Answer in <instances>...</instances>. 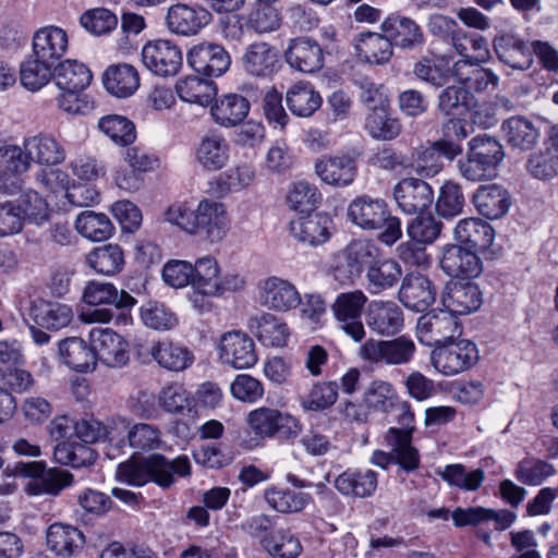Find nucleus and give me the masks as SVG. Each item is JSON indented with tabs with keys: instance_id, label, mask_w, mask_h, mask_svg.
<instances>
[{
	"instance_id": "obj_62",
	"label": "nucleus",
	"mask_w": 558,
	"mask_h": 558,
	"mask_svg": "<svg viewBox=\"0 0 558 558\" xmlns=\"http://www.w3.org/2000/svg\"><path fill=\"white\" fill-rule=\"evenodd\" d=\"M464 206L465 197L461 185L453 181L445 182L435 204L438 216L452 219L462 214Z\"/></svg>"
},
{
	"instance_id": "obj_16",
	"label": "nucleus",
	"mask_w": 558,
	"mask_h": 558,
	"mask_svg": "<svg viewBox=\"0 0 558 558\" xmlns=\"http://www.w3.org/2000/svg\"><path fill=\"white\" fill-rule=\"evenodd\" d=\"M393 48L412 51L423 47L425 35L421 25L399 12L388 14L380 24Z\"/></svg>"
},
{
	"instance_id": "obj_48",
	"label": "nucleus",
	"mask_w": 558,
	"mask_h": 558,
	"mask_svg": "<svg viewBox=\"0 0 558 558\" xmlns=\"http://www.w3.org/2000/svg\"><path fill=\"white\" fill-rule=\"evenodd\" d=\"M24 148L33 161L40 165L54 166L65 159V151L61 144L52 136L39 134L24 141Z\"/></svg>"
},
{
	"instance_id": "obj_24",
	"label": "nucleus",
	"mask_w": 558,
	"mask_h": 558,
	"mask_svg": "<svg viewBox=\"0 0 558 558\" xmlns=\"http://www.w3.org/2000/svg\"><path fill=\"white\" fill-rule=\"evenodd\" d=\"M284 58L292 69L308 74L319 71L325 61L322 46L305 36L290 40Z\"/></svg>"
},
{
	"instance_id": "obj_60",
	"label": "nucleus",
	"mask_w": 558,
	"mask_h": 558,
	"mask_svg": "<svg viewBox=\"0 0 558 558\" xmlns=\"http://www.w3.org/2000/svg\"><path fill=\"white\" fill-rule=\"evenodd\" d=\"M286 199L292 210L311 214L320 203L322 194L315 184L298 181L290 186Z\"/></svg>"
},
{
	"instance_id": "obj_39",
	"label": "nucleus",
	"mask_w": 558,
	"mask_h": 558,
	"mask_svg": "<svg viewBox=\"0 0 558 558\" xmlns=\"http://www.w3.org/2000/svg\"><path fill=\"white\" fill-rule=\"evenodd\" d=\"M441 137L433 143L439 157L442 156L448 160H453L463 151L462 141L465 140L470 131L468 122L461 118L446 119L441 123Z\"/></svg>"
},
{
	"instance_id": "obj_52",
	"label": "nucleus",
	"mask_w": 558,
	"mask_h": 558,
	"mask_svg": "<svg viewBox=\"0 0 558 558\" xmlns=\"http://www.w3.org/2000/svg\"><path fill=\"white\" fill-rule=\"evenodd\" d=\"M262 549L271 558H296L302 553L300 539L289 529H274L266 539H260Z\"/></svg>"
},
{
	"instance_id": "obj_10",
	"label": "nucleus",
	"mask_w": 558,
	"mask_h": 558,
	"mask_svg": "<svg viewBox=\"0 0 558 558\" xmlns=\"http://www.w3.org/2000/svg\"><path fill=\"white\" fill-rule=\"evenodd\" d=\"M416 351L413 340L400 336L391 340L368 339L360 349L363 360L375 364L402 365L414 357Z\"/></svg>"
},
{
	"instance_id": "obj_63",
	"label": "nucleus",
	"mask_w": 558,
	"mask_h": 558,
	"mask_svg": "<svg viewBox=\"0 0 558 558\" xmlns=\"http://www.w3.org/2000/svg\"><path fill=\"white\" fill-rule=\"evenodd\" d=\"M437 474L450 486L471 492L478 489L485 478V472L482 469L469 472L460 463L448 464L442 471H438Z\"/></svg>"
},
{
	"instance_id": "obj_28",
	"label": "nucleus",
	"mask_w": 558,
	"mask_h": 558,
	"mask_svg": "<svg viewBox=\"0 0 558 558\" xmlns=\"http://www.w3.org/2000/svg\"><path fill=\"white\" fill-rule=\"evenodd\" d=\"M472 203L480 215L495 220L507 215L512 205V196L504 185L490 183L477 187Z\"/></svg>"
},
{
	"instance_id": "obj_37",
	"label": "nucleus",
	"mask_w": 558,
	"mask_h": 558,
	"mask_svg": "<svg viewBox=\"0 0 558 558\" xmlns=\"http://www.w3.org/2000/svg\"><path fill=\"white\" fill-rule=\"evenodd\" d=\"M102 83L110 95L128 98L140 87V74L131 64H112L104 72Z\"/></svg>"
},
{
	"instance_id": "obj_15",
	"label": "nucleus",
	"mask_w": 558,
	"mask_h": 558,
	"mask_svg": "<svg viewBox=\"0 0 558 558\" xmlns=\"http://www.w3.org/2000/svg\"><path fill=\"white\" fill-rule=\"evenodd\" d=\"M218 352L225 364L236 369L250 368L258 360L254 340L241 330L225 332L220 337Z\"/></svg>"
},
{
	"instance_id": "obj_14",
	"label": "nucleus",
	"mask_w": 558,
	"mask_h": 558,
	"mask_svg": "<svg viewBox=\"0 0 558 558\" xmlns=\"http://www.w3.org/2000/svg\"><path fill=\"white\" fill-rule=\"evenodd\" d=\"M144 65L159 76H173L182 66V51L170 40L157 39L148 41L142 49Z\"/></svg>"
},
{
	"instance_id": "obj_7",
	"label": "nucleus",
	"mask_w": 558,
	"mask_h": 558,
	"mask_svg": "<svg viewBox=\"0 0 558 558\" xmlns=\"http://www.w3.org/2000/svg\"><path fill=\"white\" fill-rule=\"evenodd\" d=\"M436 29L448 32L451 45L465 63L477 64L488 58L489 49L486 38L477 33H469L457 28V23L452 19L442 15L436 16L432 22L433 33H436Z\"/></svg>"
},
{
	"instance_id": "obj_53",
	"label": "nucleus",
	"mask_w": 558,
	"mask_h": 558,
	"mask_svg": "<svg viewBox=\"0 0 558 558\" xmlns=\"http://www.w3.org/2000/svg\"><path fill=\"white\" fill-rule=\"evenodd\" d=\"M53 457L60 464L78 469L92 465L97 459V452L86 444L69 439L54 447Z\"/></svg>"
},
{
	"instance_id": "obj_22",
	"label": "nucleus",
	"mask_w": 558,
	"mask_h": 558,
	"mask_svg": "<svg viewBox=\"0 0 558 558\" xmlns=\"http://www.w3.org/2000/svg\"><path fill=\"white\" fill-rule=\"evenodd\" d=\"M393 197L402 211L421 214L433 204L434 191L422 179L405 178L395 186Z\"/></svg>"
},
{
	"instance_id": "obj_57",
	"label": "nucleus",
	"mask_w": 558,
	"mask_h": 558,
	"mask_svg": "<svg viewBox=\"0 0 558 558\" xmlns=\"http://www.w3.org/2000/svg\"><path fill=\"white\" fill-rule=\"evenodd\" d=\"M86 259L95 271L107 276L120 272L124 265L123 251L118 244L95 247L88 253Z\"/></svg>"
},
{
	"instance_id": "obj_30",
	"label": "nucleus",
	"mask_w": 558,
	"mask_h": 558,
	"mask_svg": "<svg viewBox=\"0 0 558 558\" xmlns=\"http://www.w3.org/2000/svg\"><path fill=\"white\" fill-rule=\"evenodd\" d=\"M331 223L332 220L329 216L311 213L292 220L290 222V232L299 242L311 246H318L329 240Z\"/></svg>"
},
{
	"instance_id": "obj_46",
	"label": "nucleus",
	"mask_w": 558,
	"mask_h": 558,
	"mask_svg": "<svg viewBox=\"0 0 558 558\" xmlns=\"http://www.w3.org/2000/svg\"><path fill=\"white\" fill-rule=\"evenodd\" d=\"M149 353L161 367L173 372L186 369L194 361V354L189 348L171 341L157 342Z\"/></svg>"
},
{
	"instance_id": "obj_5",
	"label": "nucleus",
	"mask_w": 558,
	"mask_h": 558,
	"mask_svg": "<svg viewBox=\"0 0 558 558\" xmlns=\"http://www.w3.org/2000/svg\"><path fill=\"white\" fill-rule=\"evenodd\" d=\"M433 340L435 348L430 353V362L435 369L445 376L466 372L480 360L477 345L469 339L445 337Z\"/></svg>"
},
{
	"instance_id": "obj_2",
	"label": "nucleus",
	"mask_w": 558,
	"mask_h": 558,
	"mask_svg": "<svg viewBox=\"0 0 558 558\" xmlns=\"http://www.w3.org/2000/svg\"><path fill=\"white\" fill-rule=\"evenodd\" d=\"M169 222L190 234L214 242L221 241L228 231V217L223 204L203 199L195 210L184 204L171 205L166 211Z\"/></svg>"
},
{
	"instance_id": "obj_56",
	"label": "nucleus",
	"mask_w": 558,
	"mask_h": 558,
	"mask_svg": "<svg viewBox=\"0 0 558 558\" xmlns=\"http://www.w3.org/2000/svg\"><path fill=\"white\" fill-rule=\"evenodd\" d=\"M264 496L268 506L281 513L300 512L312 501L310 494L290 488L271 487L265 490Z\"/></svg>"
},
{
	"instance_id": "obj_35",
	"label": "nucleus",
	"mask_w": 558,
	"mask_h": 558,
	"mask_svg": "<svg viewBox=\"0 0 558 558\" xmlns=\"http://www.w3.org/2000/svg\"><path fill=\"white\" fill-rule=\"evenodd\" d=\"M28 315L35 325L51 330L66 327L73 318V312L69 305L44 299L32 302Z\"/></svg>"
},
{
	"instance_id": "obj_42",
	"label": "nucleus",
	"mask_w": 558,
	"mask_h": 558,
	"mask_svg": "<svg viewBox=\"0 0 558 558\" xmlns=\"http://www.w3.org/2000/svg\"><path fill=\"white\" fill-rule=\"evenodd\" d=\"M59 354L63 363L73 371L85 373L95 368L93 344L80 337H70L59 342Z\"/></svg>"
},
{
	"instance_id": "obj_36",
	"label": "nucleus",
	"mask_w": 558,
	"mask_h": 558,
	"mask_svg": "<svg viewBox=\"0 0 558 558\" xmlns=\"http://www.w3.org/2000/svg\"><path fill=\"white\" fill-rule=\"evenodd\" d=\"M402 278L401 265L391 257H386L380 251L379 258H375L366 272L367 290L372 294H379L397 286Z\"/></svg>"
},
{
	"instance_id": "obj_1",
	"label": "nucleus",
	"mask_w": 558,
	"mask_h": 558,
	"mask_svg": "<svg viewBox=\"0 0 558 558\" xmlns=\"http://www.w3.org/2000/svg\"><path fill=\"white\" fill-rule=\"evenodd\" d=\"M191 473V463L186 456L168 459L163 454L132 457L118 466V478L131 486H144L153 482L161 488H169L175 482V475L184 477Z\"/></svg>"
},
{
	"instance_id": "obj_26",
	"label": "nucleus",
	"mask_w": 558,
	"mask_h": 558,
	"mask_svg": "<svg viewBox=\"0 0 558 558\" xmlns=\"http://www.w3.org/2000/svg\"><path fill=\"white\" fill-rule=\"evenodd\" d=\"M69 46L68 34L58 26L38 29L32 40V54L40 61L56 66L65 54Z\"/></svg>"
},
{
	"instance_id": "obj_25",
	"label": "nucleus",
	"mask_w": 558,
	"mask_h": 558,
	"mask_svg": "<svg viewBox=\"0 0 558 558\" xmlns=\"http://www.w3.org/2000/svg\"><path fill=\"white\" fill-rule=\"evenodd\" d=\"M440 267L452 278L471 279L483 271L477 253L460 244H449L442 250Z\"/></svg>"
},
{
	"instance_id": "obj_11",
	"label": "nucleus",
	"mask_w": 558,
	"mask_h": 558,
	"mask_svg": "<svg viewBox=\"0 0 558 558\" xmlns=\"http://www.w3.org/2000/svg\"><path fill=\"white\" fill-rule=\"evenodd\" d=\"M186 59L196 74L207 78L221 76L231 65V57L227 49L220 44L210 41L193 46Z\"/></svg>"
},
{
	"instance_id": "obj_33",
	"label": "nucleus",
	"mask_w": 558,
	"mask_h": 558,
	"mask_svg": "<svg viewBox=\"0 0 558 558\" xmlns=\"http://www.w3.org/2000/svg\"><path fill=\"white\" fill-rule=\"evenodd\" d=\"M441 303L445 308L457 315H466L477 311L482 303V291L474 282H453L447 287Z\"/></svg>"
},
{
	"instance_id": "obj_29",
	"label": "nucleus",
	"mask_w": 558,
	"mask_h": 558,
	"mask_svg": "<svg viewBox=\"0 0 558 558\" xmlns=\"http://www.w3.org/2000/svg\"><path fill=\"white\" fill-rule=\"evenodd\" d=\"M83 532L70 524L53 523L46 533V543L57 557L72 558L78 556L85 546Z\"/></svg>"
},
{
	"instance_id": "obj_31",
	"label": "nucleus",
	"mask_w": 558,
	"mask_h": 558,
	"mask_svg": "<svg viewBox=\"0 0 558 558\" xmlns=\"http://www.w3.org/2000/svg\"><path fill=\"white\" fill-rule=\"evenodd\" d=\"M357 57L373 65H385L393 57V47L384 32H362L354 37Z\"/></svg>"
},
{
	"instance_id": "obj_19",
	"label": "nucleus",
	"mask_w": 558,
	"mask_h": 558,
	"mask_svg": "<svg viewBox=\"0 0 558 558\" xmlns=\"http://www.w3.org/2000/svg\"><path fill=\"white\" fill-rule=\"evenodd\" d=\"M454 239L466 248L494 258L496 251L493 248L495 229L481 218H465L454 228Z\"/></svg>"
},
{
	"instance_id": "obj_50",
	"label": "nucleus",
	"mask_w": 558,
	"mask_h": 558,
	"mask_svg": "<svg viewBox=\"0 0 558 558\" xmlns=\"http://www.w3.org/2000/svg\"><path fill=\"white\" fill-rule=\"evenodd\" d=\"M474 101V96L464 86L449 85L437 97V110L447 119L458 118L469 111Z\"/></svg>"
},
{
	"instance_id": "obj_9",
	"label": "nucleus",
	"mask_w": 558,
	"mask_h": 558,
	"mask_svg": "<svg viewBox=\"0 0 558 558\" xmlns=\"http://www.w3.org/2000/svg\"><path fill=\"white\" fill-rule=\"evenodd\" d=\"M257 97L258 89L246 85L240 88V93L222 94L210 107L211 117L221 126H236L248 116L251 102L256 101Z\"/></svg>"
},
{
	"instance_id": "obj_13",
	"label": "nucleus",
	"mask_w": 558,
	"mask_h": 558,
	"mask_svg": "<svg viewBox=\"0 0 558 558\" xmlns=\"http://www.w3.org/2000/svg\"><path fill=\"white\" fill-rule=\"evenodd\" d=\"M95 364L100 361L109 367H123L130 360L128 341L110 328H94L89 331Z\"/></svg>"
},
{
	"instance_id": "obj_61",
	"label": "nucleus",
	"mask_w": 558,
	"mask_h": 558,
	"mask_svg": "<svg viewBox=\"0 0 558 558\" xmlns=\"http://www.w3.org/2000/svg\"><path fill=\"white\" fill-rule=\"evenodd\" d=\"M140 316L143 324L155 330H171L178 324L179 319L163 303L149 300L140 307Z\"/></svg>"
},
{
	"instance_id": "obj_59",
	"label": "nucleus",
	"mask_w": 558,
	"mask_h": 558,
	"mask_svg": "<svg viewBox=\"0 0 558 558\" xmlns=\"http://www.w3.org/2000/svg\"><path fill=\"white\" fill-rule=\"evenodd\" d=\"M76 230L92 241H105L111 236L114 227L102 213L85 210L75 220Z\"/></svg>"
},
{
	"instance_id": "obj_4",
	"label": "nucleus",
	"mask_w": 558,
	"mask_h": 558,
	"mask_svg": "<svg viewBox=\"0 0 558 558\" xmlns=\"http://www.w3.org/2000/svg\"><path fill=\"white\" fill-rule=\"evenodd\" d=\"M246 423L257 438L275 439L281 444H294L303 429L298 417L270 407L252 410L246 416Z\"/></svg>"
},
{
	"instance_id": "obj_43",
	"label": "nucleus",
	"mask_w": 558,
	"mask_h": 558,
	"mask_svg": "<svg viewBox=\"0 0 558 558\" xmlns=\"http://www.w3.org/2000/svg\"><path fill=\"white\" fill-rule=\"evenodd\" d=\"M286 102L292 114L308 118L322 107L323 98L311 83L299 82L287 90Z\"/></svg>"
},
{
	"instance_id": "obj_34",
	"label": "nucleus",
	"mask_w": 558,
	"mask_h": 558,
	"mask_svg": "<svg viewBox=\"0 0 558 558\" xmlns=\"http://www.w3.org/2000/svg\"><path fill=\"white\" fill-rule=\"evenodd\" d=\"M493 46L498 59L512 69L525 70L532 64L529 43L513 34L496 36Z\"/></svg>"
},
{
	"instance_id": "obj_8",
	"label": "nucleus",
	"mask_w": 558,
	"mask_h": 558,
	"mask_svg": "<svg viewBox=\"0 0 558 558\" xmlns=\"http://www.w3.org/2000/svg\"><path fill=\"white\" fill-rule=\"evenodd\" d=\"M366 302V295L362 291L355 290L338 294L331 305L337 327L355 342H361L366 335L362 322Z\"/></svg>"
},
{
	"instance_id": "obj_54",
	"label": "nucleus",
	"mask_w": 558,
	"mask_h": 558,
	"mask_svg": "<svg viewBox=\"0 0 558 558\" xmlns=\"http://www.w3.org/2000/svg\"><path fill=\"white\" fill-rule=\"evenodd\" d=\"M175 90L179 97L190 104H196L207 107L213 102L216 88L213 82L203 76H187L175 84Z\"/></svg>"
},
{
	"instance_id": "obj_64",
	"label": "nucleus",
	"mask_w": 558,
	"mask_h": 558,
	"mask_svg": "<svg viewBox=\"0 0 558 558\" xmlns=\"http://www.w3.org/2000/svg\"><path fill=\"white\" fill-rule=\"evenodd\" d=\"M339 385L336 381L316 383L310 392L302 398L301 405L305 411H324L331 408L338 399Z\"/></svg>"
},
{
	"instance_id": "obj_3",
	"label": "nucleus",
	"mask_w": 558,
	"mask_h": 558,
	"mask_svg": "<svg viewBox=\"0 0 558 558\" xmlns=\"http://www.w3.org/2000/svg\"><path fill=\"white\" fill-rule=\"evenodd\" d=\"M348 220L366 231L379 230L378 240L392 245L402 236L401 221L380 197L363 194L353 198L347 209Z\"/></svg>"
},
{
	"instance_id": "obj_44",
	"label": "nucleus",
	"mask_w": 558,
	"mask_h": 558,
	"mask_svg": "<svg viewBox=\"0 0 558 558\" xmlns=\"http://www.w3.org/2000/svg\"><path fill=\"white\" fill-rule=\"evenodd\" d=\"M250 327L265 347H284L288 343L290 331L288 325L270 313L251 319Z\"/></svg>"
},
{
	"instance_id": "obj_38",
	"label": "nucleus",
	"mask_w": 558,
	"mask_h": 558,
	"mask_svg": "<svg viewBox=\"0 0 558 558\" xmlns=\"http://www.w3.org/2000/svg\"><path fill=\"white\" fill-rule=\"evenodd\" d=\"M500 131L505 142L510 147L520 150L532 149L539 136L534 123L523 116H513L506 119Z\"/></svg>"
},
{
	"instance_id": "obj_12",
	"label": "nucleus",
	"mask_w": 558,
	"mask_h": 558,
	"mask_svg": "<svg viewBox=\"0 0 558 558\" xmlns=\"http://www.w3.org/2000/svg\"><path fill=\"white\" fill-rule=\"evenodd\" d=\"M368 329L379 337H395L404 327L403 310L391 300H373L364 312Z\"/></svg>"
},
{
	"instance_id": "obj_17",
	"label": "nucleus",
	"mask_w": 558,
	"mask_h": 558,
	"mask_svg": "<svg viewBox=\"0 0 558 558\" xmlns=\"http://www.w3.org/2000/svg\"><path fill=\"white\" fill-rule=\"evenodd\" d=\"M436 296L437 288L426 275L411 271L402 278L398 299L407 308L424 313L435 303Z\"/></svg>"
},
{
	"instance_id": "obj_47",
	"label": "nucleus",
	"mask_w": 558,
	"mask_h": 558,
	"mask_svg": "<svg viewBox=\"0 0 558 558\" xmlns=\"http://www.w3.org/2000/svg\"><path fill=\"white\" fill-rule=\"evenodd\" d=\"M229 150L227 140L211 133L202 138L196 149V159L207 170H220L227 165Z\"/></svg>"
},
{
	"instance_id": "obj_58",
	"label": "nucleus",
	"mask_w": 558,
	"mask_h": 558,
	"mask_svg": "<svg viewBox=\"0 0 558 558\" xmlns=\"http://www.w3.org/2000/svg\"><path fill=\"white\" fill-rule=\"evenodd\" d=\"M54 66L31 54L20 65V82L24 88L37 92L53 80Z\"/></svg>"
},
{
	"instance_id": "obj_40",
	"label": "nucleus",
	"mask_w": 558,
	"mask_h": 558,
	"mask_svg": "<svg viewBox=\"0 0 558 558\" xmlns=\"http://www.w3.org/2000/svg\"><path fill=\"white\" fill-rule=\"evenodd\" d=\"M53 81L60 90L83 92L90 85L93 74L84 63L66 59L54 66Z\"/></svg>"
},
{
	"instance_id": "obj_23",
	"label": "nucleus",
	"mask_w": 558,
	"mask_h": 558,
	"mask_svg": "<svg viewBox=\"0 0 558 558\" xmlns=\"http://www.w3.org/2000/svg\"><path fill=\"white\" fill-rule=\"evenodd\" d=\"M385 444L395 452V464L398 465L397 474H410L421 466V454L413 446L411 429H396L389 427L384 436Z\"/></svg>"
},
{
	"instance_id": "obj_20",
	"label": "nucleus",
	"mask_w": 558,
	"mask_h": 558,
	"mask_svg": "<svg viewBox=\"0 0 558 558\" xmlns=\"http://www.w3.org/2000/svg\"><path fill=\"white\" fill-rule=\"evenodd\" d=\"M241 64L250 76L270 78L281 68L280 53L275 46L267 41H254L244 49Z\"/></svg>"
},
{
	"instance_id": "obj_55",
	"label": "nucleus",
	"mask_w": 558,
	"mask_h": 558,
	"mask_svg": "<svg viewBox=\"0 0 558 558\" xmlns=\"http://www.w3.org/2000/svg\"><path fill=\"white\" fill-rule=\"evenodd\" d=\"M98 129L116 145L126 147L136 141V128L128 117L107 114L98 120Z\"/></svg>"
},
{
	"instance_id": "obj_51",
	"label": "nucleus",
	"mask_w": 558,
	"mask_h": 558,
	"mask_svg": "<svg viewBox=\"0 0 558 558\" xmlns=\"http://www.w3.org/2000/svg\"><path fill=\"white\" fill-rule=\"evenodd\" d=\"M73 483V475L59 468H46L38 480L29 481L25 492L29 496L52 495L57 496L62 489Z\"/></svg>"
},
{
	"instance_id": "obj_41",
	"label": "nucleus",
	"mask_w": 558,
	"mask_h": 558,
	"mask_svg": "<svg viewBox=\"0 0 558 558\" xmlns=\"http://www.w3.org/2000/svg\"><path fill=\"white\" fill-rule=\"evenodd\" d=\"M377 473L373 470H347L337 476L335 486L344 496L366 498L377 488Z\"/></svg>"
},
{
	"instance_id": "obj_27",
	"label": "nucleus",
	"mask_w": 558,
	"mask_h": 558,
	"mask_svg": "<svg viewBox=\"0 0 558 558\" xmlns=\"http://www.w3.org/2000/svg\"><path fill=\"white\" fill-rule=\"evenodd\" d=\"M83 301L92 306L112 305L121 311L120 316L126 319V314L136 304V299L129 292L118 289L110 282L92 280L88 281L83 291Z\"/></svg>"
},
{
	"instance_id": "obj_6",
	"label": "nucleus",
	"mask_w": 558,
	"mask_h": 558,
	"mask_svg": "<svg viewBox=\"0 0 558 558\" xmlns=\"http://www.w3.org/2000/svg\"><path fill=\"white\" fill-rule=\"evenodd\" d=\"M381 248L372 240H353L337 256L332 268L333 278L341 284H352L362 272L379 258Z\"/></svg>"
},
{
	"instance_id": "obj_49",
	"label": "nucleus",
	"mask_w": 558,
	"mask_h": 558,
	"mask_svg": "<svg viewBox=\"0 0 558 558\" xmlns=\"http://www.w3.org/2000/svg\"><path fill=\"white\" fill-rule=\"evenodd\" d=\"M415 77L436 88L445 86L452 76L449 62L439 56L421 57L413 66Z\"/></svg>"
},
{
	"instance_id": "obj_21",
	"label": "nucleus",
	"mask_w": 558,
	"mask_h": 558,
	"mask_svg": "<svg viewBox=\"0 0 558 558\" xmlns=\"http://www.w3.org/2000/svg\"><path fill=\"white\" fill-rule=\"evenodd\" d=\"M315 173L326 184L337 187L349 186L357 175V162L349 153L324 155L315 161Z\"/></svg>"
},
{
	"instance_id": "obj_45",
	"label": "nucleus",
	"mask_w": 558,
	"mask_h": 558,
	"mask_svg": "<svg viewBox=\"0 0 558 558\" xmlns=\"http://www.w3.org/2000/svg\"><path fill=\"white\" fill-rule=\"evenodd\" d=\"M364 129L372 138L390 142L400 136L403 125L401 120L390 112L389 106L369 112L365 118Z\"/></svg>"
},
{
	"instance_id": "obj_18",
	"label": "nucleus",
	"mask_w": 558,
	"mask_h": 558,
	"mask_svg": "<svg viewBox=\"0 0 558 558\" xmlns=\"http://www.w3.org/2000/svg\"><path fill=\"white\" fill-rule=\"evenodd\" d=\"M213 20L211 13L199 4L175 3L168 8L166 25L180 36L197 35Z\"/></svg>"
},
{
	"instance_id": "obj_32",
	"label": "nucleus",
	"mask_w": 558,
	"mask_h": 558,
	"mask_svg": "<svg viewBox=\"0 0 558 558\" xmlns=\"http://www.w3.org/2000/svg\"><path fill=\"white\" fill-rule=\"evenodd\" d=\"M260 298L265 306L277 312H288L301 304L295 286L276 276L264 281Z\"/></svg>"
}]
</instances>
